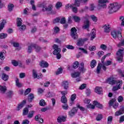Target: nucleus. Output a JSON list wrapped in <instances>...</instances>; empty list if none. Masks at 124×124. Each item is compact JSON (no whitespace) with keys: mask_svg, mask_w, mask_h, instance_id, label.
<instances>
[{"mask_svg":"<svg viewBox=\"0 0 124 124\" xmlns=\"http://www.w3.org/2000/svg\"><path fill=\"white\" fill-rule=\"evenodd\" d=\"M88 1V0H76L75 1L74 4H72L71 5L69 6V4L66 5V7H70L71 9H72V11L74 12V13H77L78 11V9L77 8V7L80 6V4H82L83 2L85 3V2H87Z\"/></svg>","mask_w":124,"mask_h":124,"instance_id":"f257e3e1","label":"nucleus"},{"mask_svg":"<svg viewBox=\"0 0 124 124\" xmlns=\"http://www.w3.org/2000/svg\"><path fill=\"white\" fill-rule=\"evenodd\" d=\"M39 7H42V10L44 12L45 11H47L48 12H50V11H52V9H53V5L51 4H49L47 6V4L44 3H42L38 4Z\"/></svg>","mask_w":124,"mask_h":124,"instance_id":"f03ea898","label":"nucleus"},{"mask_svg":"<svg viewBox=\"0 0 124 124\" xmlns=\"http://www.w3.org/2000/svg\"><path fill=\"white\" fill-rule=\"evenodd\" d=\"M53 49L54 51L53 52V55H56V58L57 60L61 59V58H62V55H61V48L59 47V46L57 45L54 44L53 45Z\"/></svg>","mask_w":124,"mask_h":124,"instance_id":"7ed1b4c3","label":"nucleus"},{"mask_svg":"<svg viewBox=\"0 0 124 124\" xmlns=\"http://www.w3.org/2000/svg\"><path fill=\"white\" fill-rule=\"evenodd\" d=\"M124 48L120 49L116 53L117 59L119 62H123V60L124 59Z\"/></svg>","mask_w":124,"mask_h":124,"instance_id":"20e7f679","label":"nucleus"},{"mask_svg":"<svg viewBox=\"0 0 124 124\" xmlns=\"http://www.w3.org/2000/svg\"><path fill=\"white\" fill-rule=\"evenodd\" d=\"M120 8L118 3H113L109 6V13H114L118 11Z\"/></svg>","mask_w":124,"mask_h":124,"instance_id":"39448f33","label":"nucleus"},{"mask_svg":"<svg viewBox=\"0 0 124 124\" xmlns=\"http://www.w3.org/2000/svg\"><path fill=\"white\" fill-rule=\"evenodd\" d=\"M115 84H116L117 85L113 86L112 88L113 92H116L118 91V90L121 89V87H122V85H123V80H117L116 83Z\"/></svg>","mask_w":124,"mask_h":124,"instance_id":"423d86ee","label":"nucleus"},{"mask_svg":"<svg viewBox=\"0 0 124 124\" xmlns=\"http://www.w3.org/2000/svg\"><path fill=\"white\" fill-rule=\"evenodd\" d=\"M71 36L74 39H77V29L75 27L71 29Z\"/></svg>","mask_w":124,"mask_h":124,"instance_id":"0eeeda50","label":"nucleus"},{"mask_svg":"<svg viewBox=\"0 0 124 124\" xmlns=\"http://www.w3.org/2000/svg\"><path fill=\"white\" fill-rule=\"evenodd\" d=\"M107 2H108V0H99V7L106 8L107 5L105 3H107Z\"/></svg>","mask_w":124,"mask_h":124,"instance_id":"6e6552de","label":"nucleus"},{"mask_svg":"<svg viewBox=\"0 0 124 124\" xmlns=\"http://www.w3.org/2000/svg\"><path fill=\"white\" fill-rule=\"evenodd\" d=\"M103 28L104 29V31L108 33L111 31V30L112 28H111V25L109 24H106L103 26Z\"/></svg>","mask_w":124,"mask_h":124,"instance_id":"1a4fd4ad","label":"nucleus"},{"mask_svg":"<svg viewBox=\"0 0 124 124\" xmlns=\"http://www.w3.org/2000/svg\"><path fill=\"white\" fill-rule=\"evenodd\" d=\"M111 63H112V62L110 61H107L106 62L104 63V64H102V69H103V70L106 71V69H107V68H106V66L111 65Z\"/></svg>","mask_w":124,"mask_h":124,"instance_id":"9d476101","label":"nucleus"},{"mask_svg":"<svg viewBox=\"0 0 124 124\" xmlns=\"http://www.w3.org/2000/svg\"><path fill=\"white\" fill-rule=\"evenodd\" d=\"M77 111H78V108H77L75 107L73 108L69 112V115L70 117H73V116H75V114L77 113Z\"/></svg>","mask_w":124,"mask_h":124,"instance_id":"9b49d317","label":"nucleus"},{"mask_svg":"<svg viewBox=\"0 0 124 124\" xmlns=\"http://www.w3.org/2000/svg\"><path fill=\"white\" fill-rule=\"evenodd\" d=\"M78 70L80 71V72L81 73H85L87 69L85 68V65L84 62H81L80 64V66L78 67Z\"/></svg>","mask_w":124,"mask_h":124,"instance_id":"f8f14e48","label":"nucleus"},{"mask_svg":"<svg viewBox=\"0 0 124 124\" xmlns=\"http://www.w3.org/2000/svg\"><path fill=\"white\" fill-rule=\"evenodd\" d=\"M124 113V107L121 106L120 107V109L116 111L115 113V116H121V115H123Z\"/></svg>","mask_w":124,"mask_h":124,"instance_id":"ddd939ff","label":"nucleus"},{"mask_svg":"<svg viewBox=\"0 0 124 124\" xmlns=\"http://www.w3.org/2000/svg\"><path fill=\"white\" fill-rule=\"evenodd\" d=\"M40 65L43 68H47L49 66V63L45 61H42L40 63Z\"/></svg>","mask_w":124,"mask_h":124,"instance_id":"4468645a","label":"nucleus"},{"mask_svg":"<svg viewBox=\"0 0 124 124\" xmlns=\"http://www.w3.org/2000/svg\"><path fill=\"white\" fill-rule=\"evenodd\" d=\"M7 90L6 86L0 85V93L4 94Z\"/></svg>","mask_w":124,"mask_h":124,"instance_id":"2eb2a0df","label":"nucleus"},{"mask_svg":"<svg viewBox=\"0 0 124 124\" xmlns=\"http://www.w3.org/2000/svg\"><path fill=\"white\" fill-rule=\"evenodd\" d=\"M90 28V21L89 20H85L84 24L83 25V29L86 30Z\"/></svg>","mask_w":124,"mask_h":124,"instance_id":"dca6fc26","label":"nucleus"},{"mask_svg":"<svg viewBox=\"0 0 124 124\" xmlns=\"http://www.w3.org/2000/svg\"><path fill=\"white\" fill-rule=\"evenodd\" d=\"M108 82L110 85H115L117 83V81L114 79L113 78H109L108 79Z\"/></svg>","mask_w":124,"mask_h":124,"instance_id":"f3484780","label":"nucleus"},{"mask_svg":"<svg viewBox=\"0 0 124 124\" xmlns=\"http://www.w3.org/2000/svg\"><path fill=\"white\" fill-rule=\"evenodd\" d=\"M25 104H26V101L23 100L21 104L18 105L17 107V110L20 111V110H21V109L24 107V105H25Z\"/></svg>","mask_w":124,"mask_h":124,"instance_id":"a211bd4d","label":"nucleus"},{"mask_svg":"<svg viewBox=\"0 0 124 124\" xmlns=\"http://www.w3.org/2000/svg\"><path fill=\"white\" fill-rule=\"evenodd\" d=\"M95 93H97L98 94H100L101 93H102V88L101 87H96L95 88Z\"/></svg>","mask_w":124,"mask_h":124,"instance_id":"6ab92c4d","label":"nucleus"},{"mask_svg":"<svg viewBox=\"0 0 124 124\" xmlns=\"http://www.w3.org/2000/svg\"><path fill=\"white\" fill-rule=\"evenodd\" d=\"M32 46L33 48L35 49V52H36L37 53H38V52H40V51L41 50V47L37 45L34 44Z\"/></svg>","mask_w":124,"mask_h":124,"instance_id":"aec40b11","label":"nucleus"},{"mask_svg":"<svg viewBox=\"0 0 124 124\" xmlns=\"http://www.w3.org/2000/svg\"><path fill=\"white\" fill-rule=\"evenodd\" d=\"M32 75L34 79H35L36 78H37V79H40V76L37 75V73L36 72V70L34 69L32 70Z\"/></svg>","mask_w":124,"mask_h":124,"instance_id":"412c9836","label":"nucleus"},{"mask_svg":"<svg viewBox=\"0 0 124 124\" xmlns=\"http://www.w3.org/2000/svg\"><path fill=\"white\" fill-rule=\"evenodd\" d=\"M9 78V76H8V75H6L5 73H3L2 74L1 79L2 80H3V81H8Z\"/></svg>","mask_w":124,"mask_h":124,"instance_id":"4be33fe9","label":"nucleus"},{"mask_svg":"<svg viewBox=\"0 0 124 124\" xmlns=\"http://www.w3.org/2000/svg\"><path fill=\"white\" fill-rule=\"evenodd\" d=\"M93 104L94 105V106H96L98 108H100V109H102V108H103V106L99 104V103L97 102V101H94L93 102Z\"/></svg>","mask_w":124,"mask_h":124,"instance_id":"5701e85b","label":"nucleus"},{"mask_svg":"<svg viewBox=\"0 0 124 124\" xmlns=\"http://www.w3.org/2000/svg\"><path fill=\"white\" fill-rule=\"evenodd\" d=\"M34 113H35V111L34 110H31L28 114V118L29 119H31L33 117V115H34Z\"/></svg>","mask_w":124,"mask_h":124,"instance_id":"b1692460","label":"nucleus"},{"mask_svg":"<svg viewBox=\"0 0 124 124\" xmlns=\"http://www.w3.org/2000/svg\"><path fill=\"white\" fill-rule=\"evenodd\" d=\"M118 31L114 30L111 32V35L113 36V38H117Z\"/></svg>","mask_w":124,"mask_h":124,"instance_id":"393cba45","label":"nucleus"},{"mask_svg":"<svg viewBox=\"0 0 124 124\" xmlns=\"http://www.w3.org/2000/svg\"><path fill=\"white\" fill-rule=\"evenodd\" d=\"M16 21L17 27H21L22 26V23H23V20L22 19H21V18L18 17L16 19Z\"/></svg>","mask_w":124,"mask_h":124,"instance_id":"a878e982","label":"nucleus"},{"mask_svg":"<svg viewBox=\"0 0 124 124\" xmlns=\"http://www.w3.org/2000/svg\"><path fill=\"white\" fill-rule=\"evenodd\" d=\"M6 23V20L3 19L1 23H0V31L3 30V28H4V25Z\"/></svg>","mask_w":124,"mask_h":124,"instance_id":"bb28decb","label":"nucleus"},{"mask_svg":"<svg viewBox=\"0 0 124 124\" xmlns=\"http://www.w3.org/2000/svg\"><path fill=\"white\" fill-rule=\"evenodd\" d=\"M101 67H102V64L101 63H99L98 64L97 67L96 72L97 74H99L100 73V70H101Z\"/></svg>","mask_w":124,"mask_h":124,"instance_id":"cd10ccee","label":"nucleus"},{"mask_svg":"<svg viewBox=\"0 0 124 124\" xmlns=\"http://www.w3.org/2000/svg\"><path fill=\"white\" fill-rule=\"evenodd\" d=\"M33 98H34V95L33 93H30L28 95V101L29 102H31L32 100H33Z\"/></svg>","mask_w":124,"mask_h":124,"instance_id":"c85d7f7f","label":"nucleus"},{"mask_svg":"<svg viewBox=\"0 0 124 124\" xmlns=\"http://www.w3.org/2000/svg\"><path fill=\"white\" fill-rule=\"evenodd\" d=\"M58 123H62V122H65V117L64 116H59L57 118Z\"/></svg>","mask_w":124,"mask_h":124,"instance_id":"c756f323","label":"nucleus"},{"mask_svg":"<svg viewBox=\"0 0 124 124\" xmlns=\"http://www.w3.org/2000/svg\"><path fill=\"white\" fill-rule=\"evenodd\" d=\"M61 101L62 103H66V102H67V99L66 98V96L65 95H62L61 97Z\"/></svg>","mask_w":124,"mask_h":124,"instance_id":"7c9ffc66","label":"nucleus"},{"mask_svg":"<svg viewBox=\"0 0 124 124\" xmlns=\"http://www.w3.org/2000/svg\"><path fill=\"white\" fill-rule=\"evenodd\" d=\"M71 76L73 78H77L80 76V72H76L71 74Z\"/></svg>","mask_w":124,"mask_h":124,"instance_id":"2f4dec72","label":"nucleus"},{"mask_svg":"<svg viewBox=\"0 0 124 124\" xmlns=\"http://www.w3.org/2000/svg\"><path fill=\"white\" fill-rule=\"evenodd\" d=\"M8 36V35L7 34V33H0V39H5V38H6V37H7Z\"/></svg>","mask_w":124,"mask_h":124,"instance_id":"473e14b6","label":"nucleus"},{"mask_svg":"<svg viewBox=\"0 0 124 124\" xmlns=\"http://www.w3.org/2000/svg\"><path fill=\"white\" fill-rule=\"evenodd\" d=\"M14 5L13 4L9 3L8 5V10L10 12L13 10Z\"/></svg>","mask_w":124,"mask_h":124,"instance_id":"72a5a7b5","label":"nucleus"},{"mask_svg":"<svg viewBox=\"0 0 124 124\" xmlns=\"http://www.w3.org/2000/svg\"><path fill=\"white\" fill-rule=\"evenodd\" d=\"M16 85L18 88H21V87H22V84L20 83L19 81V78H16Z\"/></svg>","mask_w":124,"mask_h":124,"instance_id":"f704fd0d","label":"nucleus"},{"mask_svg":"<svg viewBox=\"0 0 124 124\" xmlns=\"http://www.w3.org/2000/svg\"><path fill=\"white\" fill-rule=\"evenodd\" d=\"M27 114H29V108H25L23 110L22 115L23 116H26Z\"/></svg>","mask_w":124,"mask_h":124,"instance_id":"c9c22d12","label":"nucleus"},{"mask_svg":"<svg viewBox=\"0 0 124 124\" xmlns=\"http://www.w3.org/2000/svg\"><path fill=\"white\" fill-rule=\"evenodd\" d=\"M95 65H96V61L95 60H92L91 62V67L92 68H94V67H95Z\"/></svg>","mask_w":124,"mask_h":124,"instance_id":"e433bc0d","label":"nucleus"},{"mask_svg":"<svg viewBox=\"0 0 124 124\" xmlns=\"http://www.w3.org/2000/svg\"><path fill=\"white\" fill-rule=\"evenodd\" d=\"M33 45H34V44H31L30 46H28V53H29V54H31V51H32V48H33Z\"/></svg>","mask_w":124,"mask_h":124,"instance_id":"4c0bfd02","label":"nucleus"},{"mask_svg":"<svg viewBox=\"0 0 124 124\" xmlns=\"http://www.w3.org/2000/svg\"><path fill=\"white\" fill-rule=\"evenodd\" d=\"M63 86L64 87V89H65V90H67V89H68V82L63 81Z\"/></svg>","mask_w":124,"mask_h":124,"instance_id":"58836bf2","label":"nucleus"},{"mask_svg":"<svg viewBox=\"0 0 124 124\" xmlns=\"http://www.w3.org/2000/svg\"><path fill=\"white\" fill-rule=\"evenodd\" d=\"M7 95L8 97L9 98H11V97H12V95H13V91H9L7 93Z\"/></svg>","mask_w":124,"mask_h":124,"instance_id":"ea45409f","label":"nucleus"},{"mask_svg":"<svg viewBox=\"0 0 124 124\" xmlns=\"http://www.w3.org/2000/svg\"><path fill=\"white\" fill-rule=\"evenodd\" d=\"M91 18L93 22H97V17L95 16L94 15L91 16Z\"/></svg>","mask_w":124,"mask_h":124,"instance_id":"a19ab883","label":"nucleus"},{"mask_svg":"<svg viewBox=\"0 0 124 124\" xmlns=\"http://www.w3.org/2000/svg\"><path fill=\"white\" fill-rule=\"evenodd\" d=\"M77 109H78V108L80 110V111H81L82 112H83V111H85V108L83 107H81V106H80V105L79 104H77Z\"/></svg>","mask_w":124,"mask_h":124,"instance_id":"79ce46f5","label":"nucleus"},{"mask_svg":"<svg viewBox=\"0 0 124 124\" xmlns=\"http://www.w3.org/2000/svg\"><path fill=\"white\" fill-rule=\"evenodd\" d=\"M112 121H113V117L112 116H108V124H111L112 123Z\"/></svg>","mask_w":124,"mask_h":124,"instance_id":"37998d69","label":"nucleus"},{"mask_svg":"<svg viewBox=\"0 0 124 124\" xmlns=\"http://www.w3.org/2000/svg\"><path fill=\"white\" fill-rule=\"evenodd\" d=\"M77 45L78 46H83V40L82 39L78 40Z\"/></svg>","mask_w":124,"mask_h":124,"instance_id":"c03bdc74","label":"nucleus"},{"mask_svg":"<svg viewBox=\"0 0 124 124\" xmlns=\"http://www.w3.org/2000/svg\"><path fill=\"white\" fill-rule=\"evenodd\" d=\"M118 101L119 103H122L124 101V97L122 95H120L118 98Z\"/></svg>","mask_w":124,"mask_h":124,"instance_id":"a18cd8bd","label":"nucleus"},{"mask_svg":"<svg viewBox=\"0 0 124 124\" xmlns=\"http://www.w3.org/2000/svg\"><path fill=\"white\" fill-rule=\"evenodd\" d=\"M96 120L98 122L99 121H101V120H102V114H98L96 118Z\"/></svg>","mask_w":124,"mask_h":124,"instance_id":"49530a36","label":"nucleus"},{"mask_svg":"<svg viewBox=\"0 0 124 124\" xmlns=\"http://www.w3.org/2000/svg\"><path fill=\"white\" fill-rule=\"evenodd\" d=\"M78 65H79V62H78V61H76L74 62L73 67L74 68H78Z\"/></svg>","mask_w":124,"mask_h":124,"instance_id":"de8ad7c7","label":"nucleus"},{"mask_svg":"<svg viewBox=\"0 0 124 124\" xmlns=\"http://www.w3.org/2000/svg\"><path fill=\"white\" fill-rule=\"evenodd\" d=\"M87 108H90V109H94L95 108V106L94 105H92V104H90L87 105Z\"/></svg>","mask_w":124,"mask_h":124,"instance_id":"09e8293b","label":"nucleus"},{"mask_svg":"<svg viewBox=\"0 0 124 124\" xmlns=\"http://www.w3.org/2000/svg\"><path fill=\"white\" fill-rule=\"evenodd\" d=\"M31 91V88H28L24 92L25 95H27V94H29L30 93Z\"/></svg>","mask_w":124,"mask_h":124,"instance_id":"8fccbe9b","label":"nucleus"},{"mask_svg":"<svg viewBox=\"0 0 124 124\" xmlns=\"http://www.w3.org/2000/svg\"><path fill=\"white\" fill-rule=\"evenodd\" d=\"M39 104L40 106H45V104H46V103H45V101L43 99H42L40 101Z\"/></svg>","mask_w":124,"mask_h":124,"instance_id":"3c124183","label":"nucleus"},{"mask_svg":"<svg viewBox=\"0 0 124 124\" xmlns=\"http://www.w3.org/2000/svg\"><path fill=\"white\" fill-rule=\"evenodd\" d=\"M62 72V68H59L57 72L56 73V75H59V74H61Z\"/></svg>","mask_w":124,"mask_h":124,"instance_id":"603ef678","label":"nucleus"},{"mask_svg":"<svg viewBox=\"0 0 124 124\" xmlns=\"http://www.w3.org/2000/svg\"><path fill=\"white\" fill-rule=\"evenodd\" d=\"M73 19H74L75 22H79L80 21V17L77 16H73Z\"/></svg>","mask_w":124,"mask_h":124,"instance_id":"864d4df0","label":"nucleus"},{"mask_svg":"<svg viewBox=\"0 0 124 124\" xmlns=\"http://www.w3.org/2000/svg\"><path fill=\"white\" fill-rule=\"evenodd\" d=\"M104 54V52L102 50H100L98 52L97 55L99 58H100L102 57V56H103Z\"/></svg>","mask_w":124,"mask_h":124,"instance_id":"5fc2aeb1","label":"nucleus"},{"mask_svg":"<svg viewBox=\"0 0 124 124\" xmlns=\"http://www.w3.org/2000/svg\"><path fill=\"white\" fill-rule=\"evenodd\" d=\"M26 77V74L25 73H21L19 74V78L23 79Z\"/></svg>","mask_w":124,"mask_h":124,"instance_id":"6e6d98bb","label":"nucleus"},{"mask_svg":"<svg viewBox=\"0 0 124 124\" xmlns=\"http://www.w3.org/2000/svg\"><path fill=\"white\" fill-rule=\"evenodd\" d=\"M101 49H103L104 51H105L107 49V46L104 44H102L100 46Z\"/></svg>","mask_w":124,"mask_h":124,"instance_id":"4d7b16f0","label":"nucleus"},{"mask_svg":"<svg viewBox=\"0 0 124 124\" xmlns=\"http://www.w3.org/2000/svg\"><path fill=\"white\" fill-rule=\"evenodd\" d=\"M75 99H76V94L75 93L71 95V100L73 102Z\"/></svg>","mask_w":124,"mask_h":124,"instance_id":"13d9d810","label":"nucleus"},{"mask_svg":"<svg viewBox=\"0 0 124 124\" xmlns=\"http://www.w3.org/2000/svg\"><path fill=\"white\" fill-rule=\"evenodd\" d=\"M78 50L82 51L83 52V53H84V54H88V51H87V50L83 48L79 47Z\"/></svg>","mask_w":124,"mask_h":124,"instance_id":"bf43d9fd","label":"nucleus"},{"mask_svg":"<svg viewBox=\"0 0 124 124\" xmlns=\"http://www.w3.org/2000/svg\"><path fill=\"white\" fill-rule=\"evenodd\" d=\"M12 63L14 66H18V62L15 60L12 61Z\"/></svg>","mask_w":124,"mask_h":124,"instance_id":"052dcab7","label":"nucleus"},{"mask_svg":"<svg viewBox=\"0 0 124 124\" xmlns=\"http://www.w3.org/2000/svg\"><path fill=\"white\" fill-rule=\"evenodd\" d=\"M96 49V47L94 46H90L89 47V50H90V51H94V50H95Z\"/></svg>","mask_w":124,"mask_h":124,"instance_id":"680f3d73","label":"nucleus"},{"mask_svg":"<svg viewBox=\"0 0 124 124\" xmlns=\"http://www.w3.org/2000/svg\"><path fill=\"white\" fill-rule=\"evenodd\" d=\"M27 27L25 25H22L19 28L20 31H25Z\"/></svg>","mask_w":124,"mask_h":124,"instance_id":"e2e57ef3","label":"nucleus"},{"mask_svg":"<svg viewBox=\"0 0 124 124\" xmlns=\"http://www.w3.org/2000/svg\"><path fill=\"white\" fill-rule=\"evenodd\" d=\"M12 44L13 45L14 47H16V48H18V47L20 46L19 43L17 42H13Z\"/></svg>","mask_w":124,"mask_h":124,"instance_id":"0e129e2a","label":"nucleus"},{"mask_svg":"<svg viewBox=\"0 0 124 124\" xmlns=\"http://www.w3.org/2000/svg\"><path fill=\"white\" fill-rule=\"evenodd\" d=\"M115 101H116V99L112 98L109 102V105H110V106H112Z\"/></svg>","mask_w":124,"mask_h":124,"instance_id":"69168bd1","label":"nucleus"},{"mask_svg":"<svg viewBox=\"0 0 124 124\" xmlns=\"http://www.w3.org/2000/svg\"><path fill=\"white\" fill-rule=\"evenodd\" d=\"M118 47H121V46H124V39L122 40L121 42L119 43L117 45Z\"/></svg>","mask_w":124,"mask_h":124,"instance_id":"338daca9","label":"nucleus"},{"mask_svg":"<svg viewBox=\"0 0 124 124\" xmlns=\"http://www.w3.org/2000/svg\"><path fill=\"white\" fill-rule=\"evenodd\" d=\"M120 19L121 20H122V23H121V25H122V26H124V16H121L120 17Z\"/></svg>","mask_w":124,"mask_h":124,"instance_id":"774afa93","label":"nucleus"}]
</instances>
